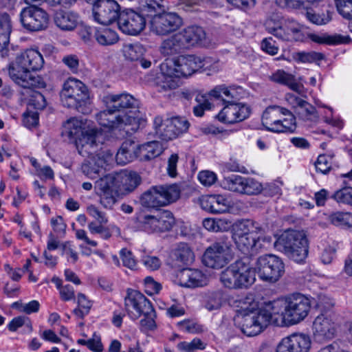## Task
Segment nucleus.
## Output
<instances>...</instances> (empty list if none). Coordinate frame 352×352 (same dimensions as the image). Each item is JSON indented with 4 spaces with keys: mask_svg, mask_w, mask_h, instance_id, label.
<instances>
[{
    "mask_svg": "<svg viewBox=\"0 0 352 352\" xmlns=\"http://www.w3.org/2000/svg\"><path fill=\"white\" fill-rule=\"evenodd\" d=\"M138 157L142 161L153 160L163 152L162 144L157 141L148 142L138 146Z\"/></svg>",
    "mask_w": 352,
    "mask_h": 352,
    "instance_id": "34",
    "label": "nucleus"
},
{
    "mask_svg": "<svg viewBox=\"0 0 352 352\" xmlns=\"http://www.w3.org/2000/svg\"><path fill=\"white\" fill-rule=\"evenodd\" d=\"M168 64H170V62H162L160 65L159 72L154 78V85L159 92L170 91L179 87V78L175 76V73Z\"/></svg>",
    "mask_w": 352,
    "mask_h": 352,
    "instance_id": "22",
    "label": "nucleus"
},
{
    "mask_svg": "<svg viewBox=\"0 0 352 352\" xmlns=\"http://www.w3.org/2000/svg\"><path fill=\"white\" fill-rule=\"evenodd\" d=\"M206 344L198 338H194L191 342H180L177 347L181 351L195 352L196 350H204Z\"/></svg>",
    "mask_w": 352,
    "mask_h": 352,
    "instance_id": "54",
    "label": "nucleus"
},
{
    "mask_svg": "<svg viewBox=\"0 0 352 352\" xmlns=\"http://www.w3.org/2000/svg\"><path fill=\"white\" fill-rule=\"evenodd\" d=\"M275 247L296 263L302 262L308 254V243L302 232L288 230L276 241Z\"/></svg>",
    "mask_w": 352,
    "mask_h": 352,
    "instance_id": "6",
    "label": "nucleus"
},
{
    "mask_svg": "<svg viewBox=\"0 0 352 352\" xmlns=\"http://www.w3.org/2000/svg\"><path fill=\"white\" fill-rule=\"evenodd\" d=\"M107 109L98 113L96 119L102 127L110 131L125 130L130 126H137L136 109L139 101L132 95L123 93L108 94L104 98Z\"/></svg>",
    "mask_w": 352,
    "mask_h": 352,
    "instance_id": "1",
    "label": "nucleus"
},
{
    "mask_svg": "<svg viewBox=\"0 0 352 352\" xmlns=\"http://www.w3.org/2000/svg\"><path fill=\"white\" fill-rule=\"evenodd\" d=\"M260 309L270 315V322H271L273 315L281 314L283 316V312L285 309V298L265 302L264 307Z\"/></svg>",
    "mask_w": 352,
    "mask_h": 352,
    "instance_id": "48",
    "label": "nucleus"
},
{
    "mask_svg": "<svg viewBox=\"0 0 352 352\" xmlns=\"http://www.w3.org/2000/svg\"><path fill=\"white\" fill-rule=\"evenodd\" d=\"M18 85L27 89L43 88L45 87L43 79L38 75L32 74L30 72H28V76L19 81Z\"/></svg>",
    "mask_w": 352,
    "mask_h": 352,
    "instance_id": "51",
    "label": "nucleus"
},
{
    "mask_svg": "<svg viewBox=\"0 0 352 352\" xmlns=\"http://www.w3.org/2000/svg\"><path fill=\"white\" fill-rule=\"evenodd\" d=\"M189 126L190 123L185 118L174 116L167 118L164 120V127L160 131V137L164 141L174 140L186 133Z\"/></svg>",
    "mask_w": 352,
    "mask_h": 352,
    "instance_id": "23",
    "label": "nucleus"
},
{
    "mask_svg": "<svg viewBox=\"0 0 352 352\" xmlns=\"http://www.w3.org/2000/svg\"><path fill=\"white\" fill-rule=\"evenodd\" d=\"M264 27L269 34L283 41H298L303 37L302 28L296 21L277 14L270 16L265 21Z\"/></svg>",
    "mask_w": 352,
    "mask_h": 352,
    "instance_id": "8",
    "label": "nucleus"
},
{
    "mask_svg": "<svg viewBox=\"0 0 352 352\" xmlns=\"http://www.w3.org/2000/svg\"><path fill=\"white\" fill-rule=\"evenodd\" d=\"M270 324V315L260 309L243 314L239 322L241 331L249 337L260 334Z\"/></svg>",
    "mask_w": 352,
    "mask_h": 352,
    "instance_id": "17",
    "label": "nucleus"
},
{
    "mask_svg": "<svg viewBox=\"0 0 352 352\" xmlns=\"http://www.w3.org/2000/svg\"><path fill=\"white\" fill-rule=\"evenodd\" d=\"M153 8V6L149 7V0H146L140 12L132 9L122 10L117 23L118 28L128 35L139 34L145 28L146 23H148L149 15L154 12Z\"/></svg>",
    "mask_w": 352,
    "mask_h": 352,
    "instance_id": "9",
    "label": "nucleus"
},
{
    "mask_svg": "<svg viewBox=\"0 0 352 352\" xmlns=\"http://www.w3.org/2000/svg\"><path fill=\"white\" fill-rule=\"evenodd\" d=\"M120 256L124 267L131 270H133L136 267L137 261L130 250L126 248L122 249L120 252Z\"/></svg>",
    "mask_w": 352,
    "mask_h": 352,
    "instance_id": "64",
    "label": "nucleus"
},
{
    "mask_svg": "<svg viewBox=\"0 0 352 352\" xmlns=\"http://www.w3.org/2000/svg\"><path fill=\"white\" fill-rule=\"evenodd\" d=\"M204 307L208 311L218 309L221 306L222 292L221 291L208 292L204 296Z\"/></svg>",
    "mask_w": 352,
    "mask_h": 352,
    "instance_id": "46",
    "label": "nucleus"
},
{
    "mask_svg": "<svg viewBox=\"0 0 352 352\" xmlns=\"http://www.w3.org/2000/svg\"><path fill=\"white\" fill-rule=\"evenodd\" d=\"M338 204L352 206V187L345 186L335 191L330 196Z\"/></svg>",
    "mask_w": 352,
    "mask_h": 352,
    "instance_id": "50",
    "label": "nucleus"
},
{
    "mask_svg": "<svg viewBox=\"0 0 352 352\" xmlns=\"http://www.w3.org/2000/svg\"><path fill=\"white\" fill-rule=\"evenodd\" d=\"M119 195L133 191L141 182L140 176L135 172L116 173Z\"/></svg>",
    "mask_w": 352,
    "mask_h": 352,
    "instance_id": "29",
    "label": "nucleus"
},
{
    "mask_svg": "<svg viewBox=\"0 0 352 352\" xmlns=\"http://www.w3.org/2000/svg\"><path fill=\"white\" fill-rule=\"evenodd\" d=\"M235 90L226 85H219L212 89L208 95L217 100H221L225 104L235 102Z\"/></svg>",
    "mask_w": 352,
    "mask_h": 352,
    "instance_id": "39",
    "label": "nucleus"
},
{
    "mask_svg": "<svg viewBox=\"0 0 352 352\" xmlns=\"http://www.w3.org/2000/svg\"><path fill=\"white\" fill-rule=\"evenodd\" d=\"M139 222L142 230L148 233H153L170 230L175 220L170 211L164 210L154 215H143L140 218Z\"/></svg>",
    "mask_w": 352,
    "mask_h": 352,
    "instance_id": "15",
    "label": "nucleus"
},
{
    "mask_svg": "<svg viewBox=\"0 0 352 352\" xmlns=\"http://www.w3.org/2000/svg\"><path fill=\"white\" fill-rule=\"evenodd\" d=\"M311 38L315 43L331 45L348 44L351 41L349 35H342L338 34H329L324 33L321 34H313L311 35Z\"/></svg>",
    "mask_w": 352,
    "mask_h": 352,
    "instance_id": "37",
    "label": "nucleus"
},
{
    "mask_svg": "<svg viewBox=\"0 0 352 352\" xmlns=\"http://www.w3.org/2000/svg\"><path fill=\"white\" fill-rule=\"evenodd\" d=\"M78 22V15L72 12L57 11L54 15V23L63 31L74 30Z\"/></svg>",
    "mask_w": 352,
    "mask_h": 352,
    "instance_id": "32",
    "label": "nucleus"
},
{
    "mask_svg": "<svg viewBox=\"0 0 352 352\" xmlns=\"http://www.w3.org/2000/svg\"><path fill=\"white\" fill-rule=\"evenodd\" d=\"M173 254L177 261L184 264H188L194 261V253L188 245L185 243L177 244Z\"/></svg>",
    "mask_w": 352,
    "mask_h": 352,
    "instance_id": "40",
    "label": "nucleus"
},
{
    "mask_svg": "<svg viewBox=\"0 0 352 352\" xmlns=\"http://www.w3.org/2000/svg\"><path fill=\"white\" fill-rule=\"evenodd\" d=\"M29 69L24 65L20 56H16L14 61L8 65V74L11 79L17 85L23 78L28 76Z\"/></svg>",
    "mask_w": 352,
    "mask_h": 352,
    "instance_id": "38",
    "label": "nucleus"
},
{
    "mask_svg": "<svg viewBox=\"0 0 352 352\" xmlns=\"http://www.w3.org/2000/svg\"><path fill=\"white\" fill-rule=\"evenodd\" d=\"M332 166V157L327 155H320L315 162L317 172L327 174L329 172Z\"/></svg>",
    "mask_w": 352,
    "mask_h": 352,
    "instance_id": "59",
    "label": "nucleus"
},
{
    "mask_svg": "<svg viewBox=\"0 0 352 352\" xmlns=\"http://www.w3.org/2000/svg\"><path fill=\"white\" fill-rule=\"evenodd\" d=\"M94 37L98 43L102 45H113L119 39L117 32L110 28L96 30Z\"/></svg>",
    "mask_w": 352,
    "mask_h": 352,
    "instance_id": "41",
    "label": "nucleus"
},
{
    "mask_svg": "<svg viewBox=\"0 0 352 352\" xmlns=\"http://www.w3.org/2000/svg\"><path fill=\"white\" fill-rule=\"evenodd\" d=\"M177 326L180 330L190 333H199L204 331L203 325L194 320H182L177 322Z\"/></svg>",
    "mask_w": 352,
    "mask_h": 352,
    "instance_id": "52",
    "label": "nucleus"
},
{
    "mask_svg": "<svg viewBox=\"0 0 352 352\" xmlns=\"http://www.w3.org/2000/svg\"><path fill=\"white\" fill-rule=\"evenodd\" d=\"M294 352H308L311 347L310 338L305 334L294 333L289 336Z\"/></svg>",
    "mask_w": 352,
    "mask_h": 352,
    "instance_id": "43",
    "label": "nucleus"
},
{
    "mask_svg": "<svg viewBox=\"0 0 352 352\" xmlns=\"http://www.w3.org/2000/svg\"><path fill=\"white\" fill-rule=\"evenodd\" d=\"M231 242L226 235L217 238L208 246L204 255L203 263L210 268L219 269L228 263Z\"/></svg>",
    "mask_w": 352,
    "mask_h": 352,
    "instance_id": "13",
    "label": "nucleus"
},
{
    "mask_svg": "<svg viewBox=\"0 0 352 352\" xmlns=\"http://www.w3.org/2000/svg\"><path fill=\"white\" fill-rule=\"evenodd\" d=\"M254 272L248 258L236 260L230 264L220 275L224 287L231 289H247L255 281Z\"/></svg>",
    "mask_w": 352,
    "mask_h": 352,
    "instance_id": "5",
    "label": "nucleus"
},
{
    "mask_svg": "<svg viewBox=\"0 0 352 352\" xmlns=\"http://www.w3.org/2000/svg\"><path fill=\"white\" fill-rule=\"evenodd\" d=\"M314 336L319 342L332 339L336 332V324L327 313L318 316L313 323Z\"/></svg>",
    "mask_w": 352,
    "mask_h": 352,
    "instance_id": "24",
    "label": "nucleus"
},
{
    "mask_svg": "<svg viewBox=\"0 0 352 352\" xmlns=\"http://www.w3.org/2000/svg\"><path fill=\"white\" fill-rule=\"evenodd\" d=\"M179 285L183 287H201L208 284V278L201 270L186 268L177 275Z\"/></svg>",
    "mask_w": 352,
    "mask_h": 352,
    "instance_id": "25",
    "label": "nucleus"
},
{
    "mask_svg": "<svg viewBox=\"0 0 352 352\" xmlns=\"http://www.w3.org/2000/svg\"><path fill=\"white\" fill-rule=\"evenodd\" d=\"M25 325L29 331H32V326L30 320L26 316H18L14 318L8 324V329L10 331H16L19 327Z\"/></svg>",
    "mask_w": 352,
    "mask_h": 352,
    "instance_id": "61",
    "label": "nucleus"
},
{
    "mask_svg": "<svg viewBox=\"0 0 352 352\" xmlns=\"http://www.w3.org/2000/svg\"><path fill=\"white\" fill-rule=\"evenodd\" d=\"M231 222L226 219L207 218L203 221V226L208 231L225 232L230 229Z\"/></svg>",
    "mask_w": 352,
    "mask_h": 352,
    "instance_id": "42",
    "label": "nucleus"
},
{
    "mask_svg": "<svg viewBox=\"0 0 352 352\" xmlns=\"http://www.w3.org/2000/svg\"><path fill=\"white\" fill-rule=\"evenodd\" d=\"M201 208L211 213H223L228 212L230 201L221 195H213L204 197L201 200Z\"/></svg>",
    "mask_w": 352,
    "mask_h": 352,
    "instance_id": "27",
    "label": "nucleus"
},
{
    "mask_svg": "<svg viewBox=\"0 0 352 352\" xmlns=\"http://www.w3.org/2000/svg\"><path fill=\"white\" fill-rule=\"evenodd\" d=\"M153 6V12L149 15L151 32L156 35L165 36L177 31L183 24L182 19L175 12H160L161 5L149 0V6Z\"/></svg>",
    "mask_w": 352,
    "mask_h": 352,
    "instance_id": "10",
    "label": "nucleus"
},
{
    "mask_svg": "<svg viewBox=\"0 0 352 352\" xmlns=\"http://www.w3.org/2000/svg\"><path fill=\"white\" fill-rule=\"evenodd\" d=\"M125 58L131 61H138L142 56V48L138 45H129L124 50Z\"/></svg>",
    "mask_w": 352,
    "mask_h": 352,
    "instance_id": "63",
    "label": "nucleus"
},
{
    "mask_svg": "<svg viewBox=\"0 0 352 352\" xmlns=\"http://www.w3.org/2000/svg\"><path fill=\"white\" fill-rule=\"evenodd\" d=\"M310 307L311 301L305 296L300 293L289 295L285 298L283 318L291 324H297L307 316Z\"/></svg>",
    "mask_w": 352,
    "mask_h": 352,
    "instance_id": "14",
    "label": "nucleus"
},
{
    "mask_svg": "<svg viewBox=\"0 0 352 352\" xmlns=\"http://www.w3.org/2000/svg\"><path fill=\"white\" fill-rule=\"evenodd\" d=\"M165 63H170V68L179 78L188 77L199 71V56L195 55H181L173 58H167Z\"/></svg>",
    "mask_w": 352,
    "mask_h": 352,
    "instance_id": "20",
    "label": "nucleus"
},
{
    "mask_svg": "<svg viewBox=\"0 0 352 352\" xmlns=\"http://www.w3.org/2000/svg\"><path fill=\"white\" fill-rule=\"evenodd\" d=\"M100 149L101 148L94 154L85 156L87 160L81 166L82 173L91 179L97 178L106 164V160Z\"/></svg>",
    "mask_w": 352,
    "mask_h": 352,
    "instance_id": "26",
    "label": "nucleus"
},
{
    "mask_svg": "<svg viewBox=\"0 0 352 352\" xmlns=\"http://www.w3.org/2000/svg\"><path fill=\"white\" fill-rule=\"evenodd\" d=\"M12 30V21L10 16L6 12L0 13V52L2 56L6 55V47L10 42V36Z\"/></svg>",
    "mask_w": 352,
    "mask_h": 352,
    "instance_id": "31",
    "label": "nucleus"
},
{
    "mask_svg": "<svg viewBox=\"0 0 352 352\" xmlns=\"http://www.w3.org/2000/svg\"><path fill=\"white\" fill-rule=\"evenodd\" d=\"M179 33L181 34V37L187 49L195 45L202 44L206 37L204 30L197 25L188 26Z\"/></svg>",
    "mask_w": 352,
    "mask_h": 352,
    "instance_id": "28",
    "label": "nucleus"
},
{
    "mask_svg": "<svg viewBox=\"0 0 352 352\" xmlns=\"http://www.w3.org/2000/svg\"><path fill=\"white\" fill-rule=\"evenodd\" d=\"M263 190V186L261 182L252 177H245L243 188L241 195H257Z\"/></svg>",
    "mask_w": 352,
    "mask_h": 352,
    "instance_id": "49",
    "label": "nucleus"
},
{
    "mask_svg": "<svg viewBox=\"0 0 352 352\" xmlns=\"http://www.w3.org/2000/svg\"><path fill=\"white\" fill-rule=\"evenodd\" d=\"M116 173L107 175L95 182V190L100 196V204L111 209L116 204L119 195Z\"/></svg>",
    "mask_w": 352,
    "mask_h": 352,
    "instance_id": "18",
    "label": "nucleus"
},
{
    "mask_svg": "<svg viewBox=\"0 0 352 352\" xmlns=\"http://www.w3.org/2000/svg\"><path fill=\"white\" fill-rule=\"evenodd\" d=\"M77 305V307L72 312L78 318L82 319L89 313L92 303L84 294L78 293Z\"/></svg>",
    "mask_w": 352,
    "mask_h": 352,
    "instance_id": "44",
    "label": "nucleus"
},
{
    "mask_svg": "<svg viewBox=\"0 0 352 352\" xmlns=\"http://www.w3.org/2000/svg\"><path fill=\"white\" fill-rule=\"evenodd\" d=\"M270 79L274 82L287 85L294 80V76L283 69H278L270 76Z\"/></svg>",
    "mask_w": 352,
    "mask_h": 352,
    "instance_id": "62",
    "label": "nucleus"
},
{
    "mask_svg": "<svg viewBox=\"0 0 352 352\" xmlns=\"http://www.w3.org/2000/svg\"><path fill=\"white\" fill-rule=\"evenodd\" d=\"M195 100L198 104L193 107V113L197 117H201L206 110L211 109V103L205 95L198 94Z\"/></svg>",
    "mask_w": 352,
    "mask_h": 352,
    "instance_id": "58",
    "label": "nucleus"
},
{
    "mask_svg": "<svg viewBox=\"0 0 352 352\" xmlns=\"http://www.w3.org/2000/svg\"><path fill=\"white\" fill-rule=\"evenodd\" d=\"M138 157V146L133 142L125 141L116 153V160L118 164L124 165Z\"/></svg>",
    "mask_w": 352,
    "mask_h": 352,
    "instance_id": "33",
    "label": "nucleus"
},
{
    "mask_svg": "<svg viewBox=\"0 0 352 352\" xmlns=\"http://www.w3.org/2000/svg\"><path fill=\"white\" fill-rule=\"evenodd\" d=\"M100 135L98 128L87 126L82 120L76 118L68 120L63 125L62 131V135L75 144L78 153L82 156L92 155L99 151Z\"/></svg>",
    "mask_w": 352,
    "mask_h": 352,
    "instance_id": "2",
    "label": "nucleus"
},
{
    "mask_svg": "<svg viewBox=\"0 0 352 352\" xmlns=\"http://www.w3.org/2000/svg\"><path fill=\"white\" fill-rule=\"evenodd\" d=\"M180 197L177 185L154 186L140 197L142 205L146 208H157L175 202Z\"/></svg>",
    "mask_w": 352,
    "mask_h": 352,
    "instance_id": "11",
    "label": "nucleus"
},
{
    "mask_svg": "<svg viewBox=\"0 0 352 352\" xmlns=\"http://www.w3.org/2000/svg\"><path fill=\"white\" fill-rule=\"evenodd\" d=\"M124 307L127 315L132 320L140 318V329L142 332L156 329V313L151 302L141 292L128 289L124 298Z\"/></svg>",
    "mask_w": 352,
    "mask_h": 352,
    "instance_id": "3",
    "label": "nucleus"
},
{
    "mask_svg": "<svg viewBox=\"0 0 352 352\" xmlns=\"http://www.w3.org/2000/svg\"><path fill=\"white\" fill-rule=\"evenodd\" d=\"M297 113L301 116L302 118L308 120H314L318 117L316 108L305 100L301 104Z\"/></svg>",
    "mask_w": 352,
    "mask_h": 352,
    "instance_id": "55",
    "label": "nucleus"
},
{
    "mask_svg": "<svg viewBox=\"0 0 352 352\" xmlns=\"http://www.w3.org/2000/svg\"><path fill=\"white\" fill-rule=\"evenodd\" d=\"M245 177L241 175H232L226 177L223 181V187L234 192L242 194Z\"/></svg>",
    "mask_w": 352,
    "mask_h": 352,
    "instance_id": "45",
    "label": "nucleus"
},
{
    "mask_svg": "<svg viewBox=\"0 0 352 352\" xmlns=\"http://www.w3.org/2000/svg\"><path fill=\"white\" fill-rule=\"evenodd\" d=\"M262 228L254 220L245 219L236 221L232 226V238L237 248L244 254L256 252L263 248L261 243L270 241L263 237Z\"/></svg>",
    "mask_w": 352,
    "mask_h": 352,
    "instance_id": "4",
    "label": "nucleus"
},
{
    "mask_svg": "<svg viewBox=\"0 0 352 352\" xmlns=\"http://www.w3.org/2000/svg\"><path fill=\"white\" fill-rule=\"evenodd\" d=\"M251 113L250 106L243 103L226 104L217 114V118L223 123L234 124L245 120Z\"/></svg>",
    "mask_w": 352,
    "mask_h": 352,
    "instance_id": "21",
    "label": "nucleus"
},
{
    "mask_svg": "<svg viewBox=\"0 0 352 352\" xmlns=\"http://www.w3.org/2000/svg\"><path fill=\"white\" fill-rule=\"evenodd\" d=\"M120 6L115 0H98L92 8L94 20L102 25H109L118 21Z\"/></svg>",
    "mask_w": 352,
    "mask_h": 352,
    "instance_id": "19",
    "label": "nucleus"
},
{
    "mask_svg": "<svg viewBox=\"0 0 352 352\" xmlns=\"http://www.w3.org/2000/svg\"><path fill=\"white\" fill-rule=\"evenodd\" d=\"M179 32L165 39L161 44L160 52L166 56H172L187 50Z\"/></svg>",
    "mask_w": 352,
    "mask_h": 352,
    "instance_id": "30",
    "label": "nucleus"
},
{
    "mask_svg": "<svg viewBox=\"0 0 352 352\" xmlns=\"http://www.w3.org/2000/svg\"><path fill=\"white\" fill-rule=\"evenodd\" d=\"M200 63L199 65V70L207 72L208 75H212L218 72L221 68L219 60L212 57H201L199 56Z\"/></svg>",
    "mask_w": 352,
    "mask_h": 352,
    "instance_id": "47",
    "label": "nucleus"
},
{
    "mask_svg": "<svg viewBox=\"0 0 352 352\" xmlns=\"http://www.w3.org/2000/svg\"><path fill=\"white\" fill-rule=\"evenodd\" d=\"M306 16L309 21L318 25L327 24L331 20V12L328 10L322 14L307 11Z\"/></svg>",
    "mask_w": 352,
    "mask_h": 352,
    "instance_id": "56",
    "label": "nucleus"
},
{
    "mask_svg": "<svg viewBox=\"0 0 352 352\" xmlns=\"http://www.w3.org/2000/svg\"><path fill=\"white\" fill-rule=\"evenodd\" d=\"M296 60L302 63H312L320 61L324 58L323 54L316 52H300L296 54Z\"/></svg>",
    "mask_w": 352,
    "mask_h": 352,
    "instance_id": "53",
    "label": "nucleus"
},
{
    "mask_svg": "<svg viewBox=\"0 0 352 352\" xmlns=\"http://www.w3.org/2000/svg\"><path fill=\"white\" fill-rule=\"evenodd\" d=\"M338 12L346 19H352V0H335Z\"/></svg>",
    "mask_w": 352,
    "mask_h": 352,
    "instance_id": "60",
    "label": "nucleus"
},
{
    "mask_svg": "<svg viewBox=\"0 0 352 352\" xmlns=\"http://www.w3.org/2000/svg\"><path fill=\"white\" fill-rule=\"evenodd\" d=\"M20 21L23 28L29 31H41L48 26L49 15L43 8L30 5L21 11Z\"/></svg>",
    "mask_w": 352,
    "mask_h": 352,
    "instance_id": "16",
    "label": "nucleus"
},
{
    "mask_svg": "<svg viewBox=\"0 0 352 352\" xmlns=\"http://www.w3.org/2000/svg\"><path fill=\"white\" fill-rule=\"evenodd\" d=\"M279 106L268 107L262 115V124L269 131L276 133L280 122Z\"/></svg>",
    "mask_w": 352,
    "mask_h": 352,
    "instance_id": "35",
    "label": "nucleus"
},
{
    "mask_svg": "<svg viewBox=\"0 0 352 352\" xmlns=\"http://www.w3.org/2000/svg\"><path fill=\"white\" fill-rule=\"evenodd\" d=\"M60 95L63 106L82 114L89 113V93L87 87L80 80L69 78L64 82Z\"/></svg>",
    "mask_w": 352,
    "mask_h": 352,
    "instance_id": "7",
    "label": "nucleus"
},
{
    "mask_svg": "<svg viewBox=\"0 0 352 352\" xmlns=\"http://www.w3.org/2000/svg\"><path fill=\"white\" fill-rule=\"evenodd\" d=\"M254 272L262 281L275 283L283 276L285 264L280 257L274 254H265L257 258Z\"/></svg>",
    "mask_w": 352,
    "mask_h": 352,
    "instance_id": "12",
    "label": "nucleus"
},
{
    "mask_svg": "<svg viewBox=\"0 0 352 352\" xmlns=\"http://www.w3.org/2000/svg\"><path fill=\"white\" fill-rule=\"evenodd\" d=\"M296 118L292 113H289V118L280 119L276 133H292L296 131Z\"/></svg>",
    "mask_w": 352,
    "mask_h": 352,
    "instance_id": "57",
    "label": "nucleus"
},
{
    "mask_svg": "<svg viewBox=\"0 0 352 352\" xmlns=\"http://www.w3.org/2000/svg\"><path fill=\"white\" fill-rule=\"evenodd\" d=\"M29 71H36L42 68L44 60L41 54L36 50H27L19 55Z\"/></svg>",
    "mask_w": 352,
    "mask_h": 352,
    "instance_id": "36",
    "label": "nucleus"
}]
</instances>
